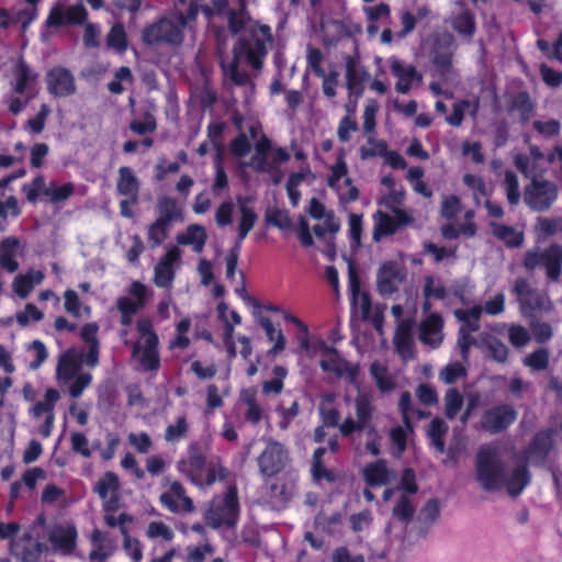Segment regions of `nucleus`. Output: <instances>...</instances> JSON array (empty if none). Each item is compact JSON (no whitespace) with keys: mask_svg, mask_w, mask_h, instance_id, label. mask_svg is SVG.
Here are the masks:
<instances>
[{"mask_svg":"<svg viewBox=\"0 0 562 562\" xmlns=\"http://www.w3.org/2000/svg\"><path fill=\"white\" fill-rule=\"evenodd\" d=\"M119 476L112 471L105 472L94 484L93 492L103 501V510L105 513L119 509Z\"/></svg>","mask_w":562,"mask_h":562,"instance_id":"obj_15","label":"nucleus"},{"mask_svg":"<svg viewBox=\"0 0 562 562\" xmlns=\"http://www.w3.org/2000/svg\"><path fill=\"white\" fill-rule=\"evenodd\" d=\"M323 352L328 356V359H322L319 362L321 369L324 372H333L339 378L347 376L351 382L358 378L359 367L352 366L349 361L340 357L335 347L327 346L323 342Z\"/></svg>","mask_w":562,"mask_h":562,"instance_id":"obj_16","label":"nucleus"},{"mask_svg":"<svg viewBox=\"0 0 562 562\" xmlns=\"http://www.w3.org/2000/svg\"><path fill=\"white\" fill-rule=\"evenodd\" d=\"M116 307L121 314V325L125 327L131 326L134 315L139 311L133 300L127 296H121L116 301Z\"/></svg>","mask_w":562,"mask_h":562,"instance_id":"obj_50","label":"nucleus"},{"mask_svg":"<svg viewBox=\"0 0 562 562\" xmlns=\"http://www.w3.org/2000/svg\"><path fill=\"white\" fill-rule=\"evenodd\" d=\"M448 426L441 418L436 417L430 422L427 435L431 441V445L439 453L445 452L446 445L443 437L446 436Z\"/></svg>","mask_w":562,"mask_h":562,"instance_id":"obj_40","label":"nucleus"},{"mask_svg":"<svg viewBox=\"0 0 562 562\" xmlns=\"http://www.w3.org/2000/svg\"><path fill=\"white\" fill-rule=\"evenodd\" d=\"M454 30L462 35L472 36L475 33V21L472 14L463 12L453 22Z\"/></svg>","mask_w":562,"mask_h":562,"instance_id":"obj_61","label":"nucleus"},{"mask_svg":"<svg viewBox=\"0 0 562 562\" xmlns=\"http://www.w3.org/2000/svg\"><path fill=\"white\" fill-rule=\"evenodd\" d=\"M391 71L397 78L395 90L401 94L409 92L414 81L422 82L423 76L415 66H404L400 60L391 61Z\"/></svg>","mask_w":562,"mask_h":562,"instance_id":"obj_25","label":"nucleus"},{"mask_svg":"<svg viewBox=\"0 0 562 562\" xmlns=\"http://www.w3.org/2000/svg\"><path fill=\"white\" fill-rule=\"evenodd\" d=\"M493 235L505 244L507 248H518L524 243V233L516 231L513 226L491 222Z\"/></svg>","mask_w":562,"mask_h":562,"instance_id":"obj_32","label":"nucleus"},{"mask_svg":"<svg viewBox=\"0 0 562 562\" xmlns=\"http://www.w3.org/2000/svg\"><path fill=\"white\" fill-rule=\"evenodd\" d=\"M157 128L156 119L153 114L146 112L144 121L134 120L130 123V130L137 135L154 133Z\"/></svg>","mask_w":562,"mask_h":562,"instance_id":"obj_60","label":"nucleus"},{"mask_svg":"<svg viewBox=\"0 0 562 562\" xmlns=\"http://www.w3.org/2000/svg\"><path fill=\"white\" fill-rule=\"evenodd\" d=\"M531 475L527 464L517 465L508 477L505 476V484L508 494L512 497L519 496L525 487L529 485Z\"/></svg>","mask_w":562,"mask_h":562,"instance_id":"obj_31","label":"nucleus"},{"mask_svg":"<svg viewBox=\"0 0 562 562\" xmlns=\"http://www.w3.org/2000/svg\"><path fill=\"white\" fill-rule=\"evenodd\" d=\"M405 278V272L395 262H384L376 274L378 291L383 296H390L398 291Z\"/></svg>","mask_w":562,"mask_h":562,"instance_id":"obj_19","label":"nucleus"},{"mask_svg":"<svg viewBox=\"0 0 562 562\" xmlns=\"http://www.w3.org/2000/svg\"><path fill=\"white\" fill-rule=\"evenodd\" d=\"M392 471L384 459L368 463L363 468V479L371 487L386 485L391 482Z\"/></svg>","mask_w":562,"mask_h":562,"instance_id":"obj_28","label":"nucleus"},{"mask_svg":"<svg viewBox=\"0 0 562 562\" xmlns=\"http://www.w3.org/2000/svg\"><path fill=\"white\" fill-rule=\"evenodd\" d=\"M209 452L206 443L190 442L186 456L177 463L178 472L199 487H209L216 481H225L229 473L227 468L220 460L207 462Z\"/></svg>","mask_w":562,"mask_h":562,"instance_id":"obj_2","label":"nucleus"},{"mask_svg":"<svg viewBox=\"0 0 562 562\" xmlns=\"http://www.w3.org/2000/svg\"><path fill=\"white\" fill-rule=\"evenodd\" d=\"M423 294L427 300H445L448 293L446 286L441 282L436 283L434 277L427 276L425 277Z\"/></svg>","mask_w":562,"mask_h":562,"instance_id":"obj_54","label":"nucleus"},{"mask_svg":"<svg viewBox=\"0 0 562 562\" xmlns=\"http://www.w3.org/2000/svg\"><path fill=\"white\" fill-rule=\"evenodd\" d=\"M269 498L277 504H285L292 497L291 486L281 479H277L268 486Z\"/></svg>","mask_w":562,"mask_h":562,"instance_id":"obj_44","label":"nucleus"},{"mask_svg":"<svg viewBox=\"0 0 562 562\" xmlns=\"http://www.w3.org/2000/svg\"><path fill=\"white\" fill-rule=\"evenodd\" d=\"M45 276L41 270L30 269L23 274H18L12 283L14 293L20 299H26L35 285L43 282Z\"/></svg>","mask_w":562,"mask_h":562,"instance_id":"obj_29","label":"nucleus"},{"mask_svg":"<svg viewBox=\"0 0 562 562\" xmlns=\"http://www.w3.org/2000/svg\"><path fill=\"white\" fill-rule=\"evenodd\" d=\"M258 324L265 329L268 340L273 342V346L268 350V355L276 356L283 351L285 348V337L282 330L280 328H276L269 317H259Z\"/></svg>","mask_w":562,"mask_h":562,"instance_id":"obj_36","label":"nucleus"},{"mask_svg":"<svg viewBox=\"0 0 562 562\" xmlns=\"http://www.w3.org/2000/svg\"><path fill=\"white\" fill-rule=\"evenodd\" d=\"M272 373H273L274 378L271 380L265 381L261 385L262 393L265 395H269V394L278 395L283 390V386H284L283 381L288 375L286 368L283 366H274L272 369Z\"/></svg>","mask_w":562,"mask_h":562,"instance_id":"obj_41","label":"nucleus"},{"mask_svg":"<svg viewBox=\"0 0 562 562\" xmlns=\"http://www.w3.org/2000/svg\"><path fill=\"white\" fill-rule=\"evenodd\" d=\"M525 366L536 371L546 370L549 366V352L547 349L540 348L524 359Z\"/></svg>","mask_w":562,"mask_h":562,"instance_id":"obj_57","label":"nucleus"},{"mask_svg":"<svg viewBox=\"0 0 562 562\" xmlns=\"http://www.w3.org/2000/svg\"><path fill=\"white\" fill-rule=\"evenodd\" d=\"M476 479L484 491L501 490L505 484V463L497 448L481 447L475 460Z\"/></svg>","mask_w":562,"mask_h":562,"instance_id":"obj_3","label":"nucleus"},{"mask_svg":"<svg viewBox=\"0 0 562 562\" xmlns=\"http://www.w3.org/2000/svg\"><path fill=\"white\" fill-rule=\"evenodd\" d=\"M176 21L170 12L159 18L154 23L147 25L142 33L143 42L147 45L166 44L171 47H179L184 40V31L182 30V21Z\"/></svg>","mask_w":562,"mask_h":562,"instance_id":"obj_5","label":"nucleus"},{"mask_svg":"<svg viewBox=\"0 0 562 562\" xmlns=\"http://www.w3.org/2000/svg\"><path fill=\"white\" fill-rule=\"evenodd\" d=\"M507 201L510 205H517L520 200L519 181L516 173L512 170L505 171L504 179Z\"/></svg>","mask_w":562,"mask_h":562,"instance_id":"obj_52","label":"nucleus"},{"mask_svg":"<svg viewBox=\"0 0 562 562\" xmlns=\"http://www.w3.org/2000/svg\"><path fill=\"white\" fill-rule=\"evenodd\" d=\"M20 239L14 236L5 237L0 241V267L13 273L19 269V262L15 259Z\"/></svg>","mask_w":562,"mask_h":562,"instance_id":"obj_30","label":"nucleus"},{"mask_svg":"<svg viewBox=\"0 0 562 562\" xmlns=\"http://www.w3.org/2000/svg\"><path fill=\"white\" fill-rule=\"evenodd\" d=\"M370 374L380 392L387 393L396 387V382L390 374L387 367L379 361H373L370 364Z\"/></svg>","mask_w":562,"mask_h":562,"instance_id":"obj_37","label":"nucleus"},{"mask_svg":"<svg viewBox=\"0 0 562 562\" xmlns=\"http://www.w3.org/2000/svg\"><path fill=\"white\" fill-rule=\"evenodd\" d=\"M16 322L20 326L29 325L31 321L40 322L44 318V313L38 310L33 303H27L23 311L16 313Z\"/></svg>","mask_w":562,"mask_h":562,"instance_id":"obj_59","label":"nucleus"},{"mask_svg":"<svg viewBox=\"0 0 562 562\" xmlns=\"http://www.w3.org/2000/svg\"><path fill=\"white\" fill-rule=\"evenodd\" d=\"M464 400L460 391L450 387L445 394V415L448 419H453L461 411Z\"/></svg>","mask_w":562,"mask_h":562,"instance_id":"obj_42","label":"nucleus"},{"mask_svg":"<svg viewBox=\"0 0 562 562\" xmlns=\"http://www.w3.org/2000/svg\"><path fill=\"white\" fill-rule=\"evenodd\" d=\"M241 401L247 405L245 419L251 425H257L261 422L263 411L257 402V391L255 387L246 389L241 392Z\"/></svg>","mask_w":562,"mask_h":562,"instance_id":"obj_38","label":"nucleus"},{"mask_svg":"<svg viewBox=\"0 0 562 562\" xmlns=\"http://www.w3.org/2000/svg\"><path fill=\"white\" fill-rule=\"evenodd\" d=\"M136 329L145 344L142 347L135 342L132 350L133 358H137L142 369L146 372L158 371L160 368L159 338L154 330L153 322L149 318H139Z\"/></svg>","mask_w":562,"mask_h":562,"instance_id":"obj_4","label":"nucleus"},{"mask_svg":"<svg viewBox=\"0 0 562 562\" xmlns=\"http://www.w3.org/2000/svg\"><path fill=\"white\" fill-rule=\"evenodd\" d=\"M536 228L540 234H542L546 237L553 236L557 233L561 232L562 218L538 217Z\"/></svg>","mask_w":562,"mask_h":562,"instance_id":"obj_58","label":"nucleus"},{"mask_svg":"<svg viewBox=\"0 0 562 562\" xmlns=\"http://www.w3.org/2000/svg\"><path fill=\"white\" fill-rule=\"evenodd\" d=\"M181 250L178 246H171L159 259L154 269V282L159 288L171 285L176 277L175 266L180 261Z\"/></svg>","mask_w":562,"mask_h":562,"instance_id":"obj_18","label":"nucleus"},{"mask_svg":"<svg viewBox=\"0 0 562 562\" xmlns=\"http://www.w3.org/2000/svg\"><path fill=\"white\" fill-rule=\"evenodd\" d=\"M356 415L359 424L366 428L372 419L373 406L367 396H359L356 400Z\"/></svg>","mask_w":562,"mask_h":562,"instance_id":"obj_56","label":"nucleus"},{"mask_svg":"<svg viewBox=\"0 0 562 562\" xmlns=\"http://www.w3.org/2000/svg\"><path fill=\"white\" fill-rule=\"evenodd\" d=\"M79 368L80 366L75 357L66 352L58 360L57 375L59 379L70 380L77 375Z\"/></svg>","mask_w":562,"mask_h":562,"instance_id":"obj_48","label":"nucleus"},{"mask_svg":"<svg viewBox=\"0 0 562 562\" xmlns=\"http://www.w3.org/2000/svg\"><path fill=\"white\" fill-rule=\"evenodd\" d=\"M415 508L407 495H402L398 503L393 508V515L403 521H408L413 518Z\"/></svg>","mask_w":562,"mask_h":562,"instance_id":"obj_64","label":"nucleus"},{"mask_svg":"<svg viewBox=\"0 0 562 562\" xmlns=\"http://www.w3.org/2000/svg\"><path fill=\"white\" fill-rule=\"evenodd\" d=\"M271 140L267 135H262L256 143L255 149L256 155L254 156V160L257 162L256 170L257 171H266L268 168L267 162V154L271 149Z\"/></svg>","mask_w":562,"mask_h":562,"instance_id":"obj_51","label":"nucleus"},{"mask_svg":"<svg viewBox=\"0 0 562 562\" xmlns=\"http://www.w3.org/2000/svg\"><path fill=\"white\" fill-rule=\"evenodd\" d=\"M272 41L269 25H260L249 31L248 35L239 38L233 48V60L228 66V76L234 85L245 87L250 82L247 71L239 69V61L245 59L255 70H260L268 54L267 43Z\"/></svg>","mask_w":562,"mask_h":562,"instance_id":"obj_1","label":"nucleus"},{"mask_svg":"<svg viewBox=\"0 0 562 562\" xmlns=\"http://www.w3.org/2000/svg\"><path fill=\"white\" fill-rule=\"evenodd\" d=\"M553 436L551 428L536 432L525 450L526 458L533 464H542L554 447Z\"/></svg>","mask_w":562,"mask_h":562,"instance_id":"obj_20","label":"nucleus"},{"mask_svg":"<svg viewBox=\"0 0 562 562\" xmlns=\"http://www.w3.org/2000/svg\"><path fill=\"white\" fill-rule=\"evenodd\" d=\"M189 423L186 415L177 417L176 423L168 425L164 438L167 442H178L187 436Z\"/></svg>","mask_w":562,"mask_h":562,"instance_id":"obj_46","label":"nucleus"},{"mask_svg":"<svg viewBox=\"0 0 562 562\" xmlns=\"http://www.w3.org/2000/svg\"><path fill=\"white\" fill-rule=\"evenodd\" d=\"M346 61V87L349 97L356 99L362 97L364 92V85L370 79V74L364 67L359 66L358 57L348 55Z\"/></svg>","mask_w":562,"mask_h":562,"instance_id":"obj_21","label":"nucleus"},{"mask_svg":"<svg viewBox=\"0 0 562 562\" xmlns=\"http://www.w3.org/2000/svg\"><path fill=\"white\" fill-rule=\"evenodd\" d=\"M78 531L74 524L57 525L48 536V540L56 551L65 555L72 554L77 546Z\"/></svg>","mask_w":562,"mask_h":562,"instance_id":"obj_22","label":"nucleus"},{"mask_svg":"<svg viewBox=\"0 0 562 562\" xmlns=\"http://www.w3.org/2000/svg\"><path fill=\"white\" fill-rule=\"evenodd\" d=\"M170 226L155 221L148 226L147 240L150 249H156L168 238Z\"/></svg>","mask_w":562,"mask_h":562,"instance_id":"obj_47","label":"nucleus"},{"mask_svg":"<svg viewBox=\"0 0 562 562\" xmlns=\"http://www.w3.org/2000/svg\"><path fill=\"white\" fill-rule=\"evenodd\" d=\"M558 199V187L549 180L533 179L524 191V202L535 212L548 211Z\"/></svg>","mask_w":562,"mask_h":562,"instance_id":"obj_9","label":"nucleus"},{"mask_svg":"<svg viewBox=\"0 0 562 562\" xmlns=\"http://www.w3.org/2000/svg\"><path fill=\"white\" fill-rule=\"evenodd\" d=\"M116 190L120 195L128 198L133 204L137 203L139 180L130 167L123 166L119 169Z\"/></svg>","mask_w":562,"mask_h":562,"instance_id":"obj_27","label":"nucleus"},{"mask_svg":"<svg viewBox=\"0 0 562 562\" xmlns=\"http://www.w3.org/2000/svg\"><path fill=\"white\" fill-rule=\"evenodd\" d=\"M158 217L157 222L171 226L173 222L182 220V212L178 206L176 199L171 196H162L157 204Z\"/></svg>","mask_w":562,"mask_h":562,"instance_id":"obj_34","label":"nucleus"},{"mask_svg":"<svg viewBox=\"0 0 562 562\" xmlns=\"http://www.w3.org/2000/svg\"><path fill=\"white\" fill-rule=\"evenodd\" d=\"M75 192V184L72 182H66L61 186L50 183L49 187L44 190V195L47 196L53 204H58L68 200Z\"/></svg>","mask_w":562,"mask_h":562,"instance_id":"obj_45","label":"nucleus"},{"mask_svg":"<svg viewBox=\"0 0 562 562\" xmlns=\"http://www.w3.org/2000/svg\"><path fill=\"white\" fill-rule=\"evenodd\" d=\"M12 75L14 78L13 81V91L16 94H25L30 90H34L37 80L38 74L26 63V60L21 56L16 59L12 67Z\"/></svg>","mask_w":562,"mask_h":562,"instance_id":"obj_23","label":"nucleus"},{"mask_svg":"<svg viewBox=\"0 0 562 562\" xmlns=\"http://www.w3.org/2000/svg\"><path fill=\"white\" fill-rule=\"evenodd\" d=\"M225 127L226 125L224 122H211L206 128L207 142L212 143L213 148L216 150L215 157L218 159L223 157L224 153L222 138Z\"/></svg>","mask_w":562,"mask_h":562,"instance_id":"obj_43","label":"nucleus"},{"mask_svg":"<svg viewBox=\"0 0 562 562\" xmlns=\"http://www.w3.org/2000/svg\"><path fill=\"white\" fill-rule=\"evenodd\" d=\"M513 293L524 313H530L541 307L537 291L531 286L526 278H517L513 288Z\"/></svg>","mask_w":562,"mask_h":562,"instance_id":"obj_24","label":"nucleus"},{"mask_svg":"<svg viewBox=\"0 0 562 562\" xmlns=\"http://www.w3.org/2000/svg\"><path fill=\"white\" fill-rule=\"evenodd\" d=\"M468 374L465 367L460 362H452L447 364L440 371V380L446 384H453L459 379L465 378Z\"/></svg>","mask_w":562,"mask_h":562,"instance_id":"obj_53","label":"nucleus"},{"mask_svg":"<svg viewBox=\"0 0 562 562\" xmlns=\"http://www.w3.org/2000/svg\"><path fill=\"white\" fill-rule=\"evenodd\" d=\"M394 345L401 357L414 356V340L409 323L403 322L398 325L394 335Z\"/></svg>","mask_w":562,"mask_h":562,"instance_id":"obj_33","label":"nucleus"},{"mask_svg":"<svg viewBox=\"0 0 562 562\" xmlns=\"http://www.w3.org/2000/svg\"><path fill=\"white\" fill-rule=\"evenodd\" d=\"M532 127L537 133L548 138L560 134L561 123L555 119H551L547 122L536 120L532 123Z\"/></svg>","mask_w":562,"mask_h":562,"instance_id":"obj_63","label":"nucleus"},{"mask_svg":"<svg viewBox=\"0 0 562 562\" xmlns=\"http://www.w3.org/2000/svg\"><path fill=\"white\" fill-rule=\"evenodd\" d=\"M159 501L172 514L194 510L192 498L186 495V488L179 481L171 482L169 490L160 495Z\"/></svg>","mask_w":562,"mask_h":562,"instance_id":"obj_17","label":"nucleus"},{"mask_svg":"<svg viewBox=\"0 0 562 562\" xmlns=\"http://www.w3.org/2000/svg\"><path fill=\"white\" fill-rule=\"evenodd\" d=\"M539 266L544 268L548 280L558 282L562 273V245L551 244L543 251L527 250L524 257V267L532 271Z\"/></svg>","mask_w":562,"mask_h":562,"instance_id":"obj_7","label":"nucleus"},{"mask_svg":"<svg viewBox=\"0 0 562 562\" xmlns=\"http://www.w3.org/2000/svg\"><path fill=\"white\" fill-rule=\"evenodd\" d=\"M207 234L204 226L200 224H191L184 234L177 236L180 245H192L195 252H201L205 246Z\"/></svg>","mask_w":562,"mask_h":562,"instance_id":"obj_35","label":"nucleus"},{"mask_svg":"<svg viewBox=\"0 0 562 562\" xmlns=\"http://www.w3.org/2000/svg\"><path fill=\"white\" fill-rule=\"evenodd\" d=\"M452 35L445 34L435 40L430 50L431 63L441 79H447L452 70L453 58Z\"/></svg>","mask_w":562,"mask_h":562,"instance_id":"obj_13","label":"nucleus"},{"mask_svg":"<svg viewBox=\"0 0 562 562\" xmlns=\"http://www.w3.org/2000/svg\"><path fill=\"white\" fill-rule=\"evenodd\" d=\"M106 44L117 53H123L127 49V36L122 24H115L111 27L106 36Z\"/></svg>","mask_w":562,"mask_h":562,"instance_id":"obj_49","label":"nucleus"},{"mask_svg":"<svg viewBox=\"0 0 562 562\" xmlns=\"http://www.w3.org/2000/svg\"><path fill=\"white\" fill-rule=\"evenodd\" d=\"M533 103L526 91L516 93L510 101L509 110L517 111L520 123H527L533 113Z\"/></svg>","mask_w":562,"mask_h":562,"instance_id":"obj_39","label":"nucleus"},{"mask_svg":"<svg viewBox=\"0 0 562 562\" xmlns=\"http://www.w3.org/2000/svg\"><path fill=\"white\" fill-rule=\"evenodd\" d=\"M45 178L42 175L36 176L31 183H24L22 186V192L25 194L26 200L30 203H36L41 193L44 194Z\"/></svg>","mask_w":562,"mask_h":562,"instance_id":"obj_55","label":"nucleus"},{"mask_svg":"<svg viewBox=\"0 0 562 562\" xmlns=\"http://www.w3.org/2000/svg\"><path fill=\"white\" fill-rule=\"evenodd\" d=\"M516 419V409L509 404H501L483 413L481 425L485 431L495 435L507 430Z\"/></svg>","mask_w":562,"mask_h":562,"instance_id":"obj_12","label":"nucleus"},{"mask_svg":"<svg viewBox=\"0 0 562 562\" xmlns=\"http://www.w3.org/2000/svg\"><path fill=\"white\" fill-rule=\"evenodd\" d=\"M239 518L238 491L228 486L223 497H214L205 514V521L212 528L234 527Z\"/></svg>","mask_w":562,"mask_h":562,"instance_id":"obj_6","label":"nucleus"},{"mask_svg":"<svg viewBox=\"0 0 562 562\" xmlns=\"http://www.w3.org/2000/svg\"><path fill=\"white\" fill-rule=\"evenodd\" d=\"M386 207L391 210L393 216L383 211H376L373 215V240L380 241L383 237L395 235L401 228L411 225L414 217L405 210L395 207L386 203Z\"/></svg>","mask_w":562,"mask_h":562,"instance_id":"obj_8","label":"nucleus"},{"mask_svg":"<svg viewBox=\"0 0 562 562\" xmlns=\"http://www.w3.org/2000/svg\"><path fill=\"white\" fill-rule=\"evenodd\" d=\"M443 319L438 313L428 315L419 326V340L425 345L438 347L442 341Z\"/></svg>","mask_w":562,"mask_h":562,"instance_id":"obj_26","label":"nucleus"},{"mask_svg":"<svg viewBox=\"0 0 562 562\" xmlns=\"http://www.w3.org/2000/svg\"><path fill=\"white\" fill-rule=\"evenodd\" d=\"M45 82L47 92L54 98H68L77 91L74 74L63 66L48 69L45 75Z\"/></svg>","mask_w":562,"mask_h":562,"instance_id":"obj_11","label":"nucleus"},{"mask_svg":"<svg viewBox=\"0 0 562 562\" xmlns=\"http://www.w3.org/2000/svg\"><path fill=\"white\" fill-rule=\"evenodd\" d=\"M235 205L232 201L222 202L215 212V222L220 227L229 226L233 223Z\"/></svg>","mask_w":562,"mask_h":562,"instance_id":"obj_62","label":"nucleus"},{"mask_svg":"<svg viewBox=\"0 0 562 562\" xmlns=\"http://www.w3.org/2000/svg\"><path fill=\"white\" fill-rule=\"evenodd\" d=\"M290 461L289 451L279 441L270 440L257 458L260 473L273 477L281 473Z\"/></svg>","mask_w":562,"mask_h":562,"instance_id":"obj_10","label":"nucleus"},{"mask_svg":"<svg viewBox=\"0 0 562 562\" xmlns=\"http://www.w3.org/2000/svg\"><path fill=\"white\" fill-rule=\"evenodd\" d=\"M236 202L238 205L239 221L237 227V237L235 244L229 249V251L240 254L241 244L254 228L258 220V215L255 212V210L249 205L252 202V199L250 196L237 195Z\"/></svg>","mask_w":562,"mask_h":562,"instance_id":"obj_14","label":"nucleus"}]
</instances>
